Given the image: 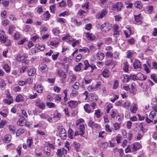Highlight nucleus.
<instances>
[{"label":"nucleus","mask_w":157,"mask_h":157,"mask_svg":"<svg viewBox=\"0 0 157 157\" xmlns=\"http://www.w3.org/2000/svg\"><path fill=\"white\" fill-rule=\"evenodd\" d=\"M109 25H110V24L109 23L103 24L101 26V30L103 32H106L107 31H109L111 27Z\"/></svg>","instance_id":"f257e3e1"},{"label":"nucleus","mask_w":157,"mask_h":157,"mask_svg":"<svg viewBox=\"0 0 157 157\" xmlns=\"http://www.w3.org/2000/svg\"><path fill=\"white\" fill-rule=\"evenodd\" d=\"M7 98L8 99H4L3 100L4 102L8 105H10L12 102L13 98L11 96L10 94L7 95Z\"/></svg>","instance_id":"f03ea898"},{"label":"nucleus","mask_w":157,"mask_h":157,"mask_svg":"<svg viewBox=\"0 0 157 157\" xmlns=\"http://www.w3.org/2000/svg\"><path fill=\"white\" fill-rule=\"evenodd\" d=\"M59 134L60 137L63 139H65L66 138L67 133L66 131L64 128L61 129L59 131Z\"/></svg>","instance_id":"7ed1b4c3"},{"label":"nucleus","mask_w":157,"mask_h":157,"mask_svg":"<svg viewBox=\"0 0 157 157\" xmlns=\"http://www.w3.org/2000/svg\"><path fill=\"white\" fill-rule=\"evenodd\" d=\"M43 151L44 154L48 155H50L51 152V147L48 146H44V147Z\"/></svg>","instance_id":"20e7f679"},{"label":"nucleus","mask_w":157,"mask_h":157,"mask_svg":"<svg viewBox=\"0 0 157 157\" xmlns=\"http://www.w3.org/2000/svg\"><path fill=\"white\" fill-rule=\"evenodd\" d=\"M133 65L134 69H136L141 68V63L137 60H135Z\"/></svg>","instance_id":"39448f33"},{"label":"nucleus","mask_w":157,"mask_h":157,"mask_svg":"<svg viewBox=\"0 0 157 157\" xmlns=\"http://www.w3.org/2000/svg\"><path fill=\"white\" fill-rule=\"evenodd\" d=\"M78 129L79 130L80 132V135L82 136L84 134L85 126L83 124H80L78 127Z\"/></svg>","instance_id":"423d86ee"},{"label":"nucleus","mask_w":157,"mask_h":157,"mask_svg":"<svg viewBox=\"0 0 157 157\" xmlns=\"http://www.w3.org/2000/svg\"><path fill=\"white\" fill-rule=\"evenodd\" d=\"M69 106L71 108H75L78 105V103L77 101H70L68 103Z\"/></svg>","instance_id":"0eeeda50"},{"label":"nucleus","mask_w":157,"mask_h":157,"mask_svg":"<svg viewBox=\"0 0 157 157\" xmlns=\"http://www.w3.org/2000/svg\"><path fill=\"white\" fill-rule=\"evenodd\" d=\"M96 56L98 59L102 60L104 57V54L101 52H99L96 54Z\"/></svg>","instance_id":"6e6552de"},{"label":"nucleus","mask_w":157,"mask_h":157,"mask_svg":"<svg viewBox=\"0 0 157 157\" xmlns=\"http://www.w3.org/2000/svg\"><path fill=\"white\" fill-rule=\"evenodd\" d=\"M132 149L133 151H135L138 149L141 145L139 143H135L132 145Z\"/></svg>","instance_id":"1a4fd4ad"},{"label":"nucleus","mask_w":157,"mask_h":157,"mask_svg":"<svg viewBox=\"0 0 157 157\" xmlns=\"http://www.w3.org/2000/svg\"><path fill=\"white\" fill-rule=\"evenodd\" d=\"M36 104L37 106L42 109H44L45 107L44 103L42 102H40V100L36 101Z\"/></svg>","instance_id":"9d476101"},{"label":"nucleus","mask_w":157,"mask_h":157,"mask_svg":"<svg viewBox=\"0 0 157 157\" xmlns=\"http://www.w3.org/2000/svg\"><path fill=\"white\" fill-rule=\"evenodd\" d=\"M102 75L104 78H108L109 76V71L107 69H105L102 72Z\"/></svg>","instance_id":"9b49d317"},{"label":"nucleus","mask_w":157,"mask_h":157,"mask_svg":"<svg viewBox=\"0 0 157 157\" xmlns=\"http://www.w3.org/2000/svg\"><path fill=\"white\" fill-rule=\"evenodd\" d=\"M57 73L58 75L59 76H61L62 78H66V74L63 71L61 70H58L57 71Z\"/></svg>","instance_id":"f8f14e48"},{"label":"nucleus","mask_w":157,"mask_h":157,"mask_svg":"<svg viewBox=\"0 0 157 157\" xmlns=\"http://www.w3.org/2000/svg\"><path fill=\"white\" fill-rule=\"evenodd\" d=\"M36 70L35 69H31L29 70L28 71V74L29 76L34 75L36 73Z\"/></svg>","instance_id":"ddd939ff"},{"label":"nucleus","mask_w":157,"mask_h":157,"mask_svg":"<svg viewBox=\"0 0 157 157\" xmlns=\"http://www.w3.org/2000/svg\"><path fill=\"white\" fill-rule=\"evenodd\" d=\"M90 105L88 104H86L84 106V108L85 111L87 113H90L91 110L90 109Z\"/></svg>","instance_id":"4468645a"},{"label":"nucleus","mask_w":157,"mask_h":157,"mask_svg":"<svg viewBox=\"0 0 157 157\" xmlns=\"http://www.w3.org/2000/svg\"><path fill=\"white\" fill-rule=\"evenodd\" d=\"M86 37L89 40H93L94 39V35L91 33H86Z\"/></svg>","instance_id":"2eb2a0df"},{"label":"nucleus","mask_w":157,"mask_h":157,"mask_svg":"<svg viewBox=\"0 0 157 157\" xmlns=\"http://www.w3.org/2000/svg\"><path fill=\"white\" fill-rule=\"evenodd\" d=\"M24 99V97L21 95L20 94L17 96L16 101L17 102H19L23 101Z\"/></svg>","instance_id":"dca6fc26"},{"label":"nucleus","mask_w":157,"mask_h":157,"mask_svg":"<svg viewBox=\"0 0 157 157\" xmlns=\"http://www.w3.org/2000/svg\"><path fill=\"white\" fill-rule=\"evenodd\" d=\"M127 30L124 31V34L127 38L131 34V31L130 28H128Z\"/></svg>","instance_id":"f3484780"},{"label":"nucleus","mask_w":157,"mask_h":157,"mask_svg":"<svg viewBox=\"0 0 157 157\" xmlns=\"http://www.w3.org/2000/svg\"><path fill=\"white\" fill-rule=\"evenodd\" d=\"M107 13V12L105 10H103L101 12L98 14V16L101 18H102L105 16Z\"/></svg>","instance_id":"a211bd4d"},{"label":"nucleus","mask_w":157,"mask_h":157,"mask_svg":"<svg viewBox=\"0 0 157 157\" xmlns=\"http://www.w3.org/2000/svg\"><path fill=\"white\" fill-rule=\"evenodd\" d=\"M139 78H138L139 80H145L146 78V76L144 75L141 73H139L137 74Z\"/></svg>","instance_id":"6ab92c4d"},{"label":"nucleus","mask_w":157,"mask_h":157,"mask_svg":"<svg viewBox=\"0 0 157 157\" xmlns=\"http://www.w3.org/2000/svg\"><path fill=\"white\" fill-rule=\"evenodd\" d=\"M11 136L10 135H6L4 138V140L6 143H8L10 140Z\"/></svg>","instance_id":"aec40b11"},{"label":"nucleus","mask_w":157,"mask_h":157,"mask_svg":"<svg viewBox=\"0 0 157 157\" xmlns=\"http://www.w3.org/2000/svg\"><path fill=\"white\" fill-rule=\"evenodd\" d=\"M68 135L70 138H73V136H74V132L72 129L70 128L68 130Z\"/></svg>","instance_id":"412c9836"},{"label":"nucleus","mask_w":157,"mask_h":157,"mask_svg":"<svg viewBox=\"0 0 157 157\" xmlns=\"http://www.w3.org/2000/svg\"><path fill=\"white\" fill-rule=\"evenodd\" d=\"M130 103L129 101L127 100L122 104L123 106L126 109H128L130 105Z\"/></svg>","instance_id":"4be33fe9"},{"label":"nucleus","mask_w":157,"mask_h":157,"mask_svg":"<svg viewBox=\"0 0 157 157\" xmlns=\"http://www.w3.org/2000/svg\"><path fill=\"white\" fill-rule=\"evenodd\" d=\"M45 20H48L50 17V14L48 11H47L43 15Z\"/></svg>","instance_id":"5701e85b"},{"label":"nucleus","mask_w":157,"mask_h":157,"mask_svg":"<svg viewBox=\"0 0 157 157\" xmlns=\"http://www.w3.org/2000/svg\"><path fill=\"white\" fill-rule=\"evenodd\" d=\"M9 131L11 132L12 133L14 134L15 132V128L12 125H9Z\"/></svg>","instance_id":"b1692460"},{"label":"nucleus","mask_w":157,"mask_h":157,"mask_svg":"<svg viewBox=\"0 0 157 157\" xmlns=\"http://www.w3.org/2000/svg\"><path fill=\"white\" fill-rule=\"evenodd\" d=\"M83 66L82 64L81 63H79L78 65L76 66L75 68V70L76 71H79L81 69V67Z\"/></svg>","instance_id":"393cba45"},{"label":"nucleus","mask_w":157,"mask_h":157,"mask_svg":"<svg viewBox=\"0 0 157 157\" xmlns=\"http://www.w3.org/2000/svg\"><path fill=\"white\" fill-rule=\"evenodd\" d=\"M140 16V14H139L137 15H134L135 20L136 22H139L141 20V17Z\"/></svg>","instance_id":"a878e982"},{"label":"nucleus","mask_w":157,"mask_h":157,"mask_svg":"<svg viewBox=\"0 0 157 157\" xmlns=\"http://www.w3.org/2000/svg\"><path fill=\"white\" fill-rule=\"evenodd\" d=\"M73 145L74 147L75 148L76 151H78L80 148V144L78 143H77L76 142H74V143Z\"/></svg>","instance_id":"bb28decb"},{"label":"nucleus","mask_w":157,"mask_h":157,"mask_svg":"<svg viewBox=\"0 0 157 157\" xmlns=\"http://www.w3.org/2000/svg\"><path fill=\"white\" fill-rule=\"evenodd\" d=\"M121 124L117 123H115L113 124V126L114 130H119Z\"/></svg>","instance_id":"cd10ccee"},{"label":"nucleus","mask_w":157,"mask_h":157,"mask_svg":"<svg viewBox=\"0 0 157 157\" xmlns=\"http://www.w3.org/2000/svg\"><path fill=\"white\" fill-rule=\"evenodd\" d=\"M124 67L123 69L125 72H127L128 71V63L127 62L124 63Z\"/></svg>","instance_id":"c85d7f7f"},{"label":"nucleus","mask_w":157,"mask_h":157,"mask_svg":"<svg viewBox=\"0 0 157 157\" xmlns=\"http://www.w3.org/2000/svg\"><path fill=\"white\" fill-rule=\"evenodd\" d=\"M36 47L37 48V49L41 51H43L45 48V45H43L40 46L39 44H36L35 45Z\"/></svg>","instance_id":"c756f323"},{"label":"nucleus","mask_w":157,"mask_h":157,"mask_svg":"<svg viewBox=\"0 0 157 157\" xmlns=\"http://www.w3.org/2000/svg\"><path fill=\"white\" fill-rule=\"evenodd\" d=\"M134 55V53L131 51H128L127 52V57L128 58H130L132 57Z\"/></svg>","instance_id":"7c9ffc66"},{"label":"nucleus","mask_w":157,"mask_h":157,"mask_svg":"<svg viewBox=\"0 0 157 157\" xmlns=\"http://www.w3.org/2000/svg\"><path fill=\"white\" fill-rule=\"evenodd\" d=\"M117 11H120L121 10V8L123 7V4L121 2H118L117 3Z\"/></svg>","instance_id":"2f4dec72"},{"label":"nucleus","mask_w":157,"mask_h":157,"mask_svg":"<svg viewBox=\"0 0 157 157\" xmlns=\"http://www.w3.org/2000/svg\"><path fill=\"white\" fill-rule=\"evenodd\" d=\"M155 111H151L149 114V117L151 119H153L155 116H156Z\"/></svg>","instance_id":"473e14b6"},{"label":"nucleus","mask_w":157,"mask_h":157,"mask_svg":"<svg viewBox=\"0 0 157 157\" xmlns=\"http://www.w3.org/2000/svg\"><path fill=\"white\" fill-rule=\"evenodd\" d=\"M79 52H84L85 53H87L88 54L90 52V50L89 48H84L83 49H80L79 50Z\"/></svg>","instance_id":"72a5a7b5"},{"label":"nucleus","mask_w":157,"mask_h":157,"mask_svg":"<svg viewBox=\"0 0 157 157\" xmlns=\"http://www.w3.org/2000/svg\"><path fill=\"white\" fill-rule=\"evenodd\" d=\"M3 68L6 72L8 73L10 72V69L7 64H6L3 66Z\"/></svg>","instance_id":"f704fd0d"},{"label":"nucleus","mask_w":157,"mask_h":157,"mask_svg":"<svg viewBox=\"0 0 157 157\" xmlns=\"http://www.w3.org/2000/svg\"><path fill=\"white\" fill-rule=\"evenodd\" d=\"M61 95L60 94H57L56 96L54 99L56 101L60 102L61 100Z\"/></svg>","instance_id":"c9c22d12"},{"label":"nucleus","mask_w":157,"mask_h":157,"mask_svg":"<svg viewBox=\"0 0 157 157\" xmlns=\"http://www.w3.org/2000/svg\"><path fill=\"white\" fill-rule=\"evenodd\" d=\"M36 91L39 93L42 92V87L41 85H38L37 86L36 88Z\"/></svg>","instance_id":"e433bc0d"},{"label":"nucleus","mask_w":157,"mask_h":157,"mask_svg":"<svg viewBox=\"0 0 157 157\" xmlns=\"http://www.w3.org/2000/svg\"><path fill=\"white\" fill-rule=\"evenodd\" d=\"M25 119V118L23 117H22L19 119L18 121L20 123L19 124H20L21 126H23V124H22L23 123H25V122H24Z\"/></svg>","instance_id":"4c0bfd02"},{"label":"nucleus","mask_w":157,"mask_h":157,"mask_svg":"<svg viewBox=\"0 0 157 157\" xmlns=\"http://www.w3.org/2000/svg\"><path fill=\"white\" fill-rule=\"evenodd\" d=\"M137 110V106L136 104H135L134 105L132 109L131 110V111L132 113H135L136 112Z\"/></svg>","instance_id":"58836bf2"},{"label":"nucleus","mask_w":157,"mask_h":157,"mask_svg":"<svg viewBox=\"0 0 157 157\" xmlns=\"http://www.w3.org/2000/svg\"><path fill=\"white\" fill-rule=\"evenodd\" d=\"M6 86V84L3 79H2L0 82V87L1 88H4Z\"/></svg>","instance_id":"ea45409f"},{"label":"nucleus","mask_w":157,"mask_h":157,"mask_svg":"<svg viewBox=\"0 0 157 157\" xmlns=\"http://www.w3.org/2000/svg\"><path fill=\"white\" fill-rule=\"evenodd\" d=\"M84 63L85 65L84 70H86L89 67L90 64L89 63L88 61L87 60H85L84 62Z\"/></svg>","instance_id":"a19ab883"},{"label":"nucleus","mask_w":157,"mask_h":157,"mask_svg":"<svg viewBox=\"0 0 157 157\" xmlns=\"http://www.w3.org/2000/svg\"><path fill=\"white\" fill-rule=\"evenodd\" d=\"M134 5L135 6L136 8H138L139 9H140L142 8V6L141 5V4L140 3V2H136V3H135Z\"/></svg>","instance_id":"79ce46f5"},{"label":"nucleus","mask_w":157,"mask_h":157,"mask_svg":"<svg viewBox=\"0 0 157 157\" xmlns=\"http://www.w3.org/2000/svg\"><path fill=\"white\" fill-rule=\"evenodd\" d=\"M7 39V37L6 36V35H4L2 36V38H0V40L2 43H4Z\"/></svg>","instance_id":"37998d69"},{"label":"nucleus","mask_w":157,"mask_h":157,"mask_svg":"<svg viewBox=\"0 0 157 157\" xmlns=\"http://www.w3.org/2000/svg\"><path fill=\"white\" fill-rule=\"evenodd\" d=\"M28 146L29 147H31L32 144H33V140L32 139H28L27 141Z\"/></svg>","instance_id":"c03bdc74"},{"label":"nucleus","mask_w":157,"mask_h":157,"mask_svg":"<svg viewBox=\"0 0 157 157\" xmlns=\"http://www.w3.org/2000/svg\"><path fill=\"white\" fill-rule=\"evenodd\" d=\"M124 79L123 80V82H127L129 80L128 76V75H125L124 76Z\"/></svg>","instance_id":"a18cd8bd"},{"label":"nucleus","mask_w":157,"mask_h":157,"mask_svg":"<svg viewBox=\"0 0 157 157\" xmlns=\"http://www.w3.org/2000/svg\"><path fill=\"white\" fill-rule=\"evenodd\" d=\"M144 68L146 73L148 74L150 73V70L149 68L147 67L146 64H144L143 65Z\"/></svg>","instance_id":"49530a36"},{"label":"nucleus","mask_w":157,"mask_h":157,"mask_svg":"<svg viewBox=\"0 0 157 157\" xmlns=\"http://www.w3.org/2000/svg\"><path fill=\"white\" fill-rule=\"evenodd\" d=\"M105 131L107 132H112V130L110 128V126L109 124H106L105 125Z\"/></svg>","instance_id":"de8ad7c7"},{"label":"nucleus","mask_w":157,"mask_h":157,"mask_svg":"<svg viewBox=\"0 0 157 157\" xmlns=\"http://www.w3.org/2000/svg\"><path fill=\"white\" fill-rule=\"evenodd\" d=\"M118 85V81L117 80H116L114 81V84L113 88L114 89H116L117 88Z\"/></svg>","instance_id":"09e8293b"},{"label":"nucleus","mask_w":157,"mask_h":157,"mask_svg":"<svg viewBox=\"0 0 157 157\" xmlns=\"http://www.w3.org/2000/svg\"><path fill=\"white\" fill-rule=\"evenodd\" d=\"M130 77L132 78L133 80L135 81L138 80V76H137L136 75L134 74H130Z\"/></svg>","instance_id":"8fccbe9b"},{"label":"nucleus","mask_w":157,"mask_h":157,"mask_svg":"<svg viewBox=\"0 0 157 157\" xmlns=\"http://www.w3.org/2000/svg\"><path fill=\"white\" fill-rule=\"evenodd\" d=\"M2 4L4 6L7 7L9 4V2L6 0H3L2 1Z\"/></svg>","instance_id":"3c124183"},{"label":"nucleus","mask_w":157,"mask_h":157,"mask_svg":"<svg viewBox=\"0 0 157 157\" xmlns=\"http://www.w3.org/2000/svg\"><path fill=\"white\" fill-rule=\"evenodd\" d=\"M79 82H76L75 83V84L73 86V87L74 89L77 90L79 88Z\"/></svg>","instance_id":"603ef678"},{"label":"nucleus","mask_w":157,"mask_h":157,"mask_svg":"<svg viewBox=\"0 0 157 157\" xmlns=\"http://www.w3.org/2000/svg\"><path fill=\"white\" fill-rule=\"evenodd\" d=\"M73 42H72V41H71V40H69V43H70V42H72V46L73 47H74L77 44H79V41L78 40H76V41H75L74 40H73Z\"/></svg>","instance_id":"864d4df0"},{"label":"nucleus","mask_w":157,"mask_h":157,"mask_svg":"<svg viewBox=\"0 0 157 157\" xmlns=\"http://www.w3.org/2000/svg\"><path fill=\"white\" fill-rule=\"evenodd\" d=\"M151 77L155 82L157 83V78L155 77V74H151Z\"/></svg>","instance_id":"5fc2aeb1"},{"label":"nucleus","mask_w":157,"mask_h":157,"mask_svg":"<svg viewBox=\"0 0 157 157\" xmlns=\"http://www.w3.org/2000/svg\"><path fill=\"white\" fill-rule=\"evenodd\" d=\"M105 134L106 133L104 131L101 132L99 133L98 137L103 138L105 135Z\"/></svg>","instance_id":"6e6d98bb"},{"label":"nucleus","mask_w":157,"mask_h":157,"mask_svg":"<svg viewBox=\"0 0 157 157\" xmlns=\"http://www.w3.org/2000/svg\"><path fill=\"white\" fill-rule=\"evenodd\" d=\"M20 35L19 33L17 32H16L14 34V39L15 40L18 39L20 38Z\"/></svg>","instance_id":"4d7b16f0"},{"label":"nucleus","mask_w":157,"mask_h":157,"mask_svg":"<svg viewBox=\"0 0 157 157\" xmlns=\"http://www.w3.org/2000/svg\"><path fill=\"white\" fill-rule=\"evenodd\" d=\"M41 71L43 73H45L47 70V66L46 65L40 67Z\"/></svg>","instance_id":"13d9d810"},{"label":"nucleus","mask_w":157,"mask_h":157,"mask_svg":"<svg viewBox=\"0 0 157 157\" xmlns=\"http://www.w3.org/2000/svg\"><path fill=\"white\" fill-rule=\"evenodd\" d=\"M105 64V65L107 66H109L110 65L113 64V61L111 60H107Z\"/></svg>","instance_id":"bf43d9fd"},{"label":"nucleus","mask_w":157,"mask_h":157,"mask_svg":"<svg viewBox=\"0 0 157 157\" xmlns=\"http://www.w3.org/2000/svg\"><path fill=\"white\" fill-rule=\"evenodd\" d=\"M47 105L50 108H54L55 106V104L52 102L47 103Z\"/></svg>","instance_id":"052dcab7"},{"label":"nucleus","mask_w":157,"mask_h":157,"mask_svg":"<svg viewBox=\"0 0 157 157\" xmlns=\"http://www.w3.org/2000/svg\"><path fill=\"white\" fill-rule=\"evenodd\" d=\"M37 96V94L36 93H35V94L33 95H29V96L28 97L29 99H32L36 98Z\"/></svg>","instance_id":"680f3d73"},{"label":"nucleus","mask_w":157,"mask_h":157,"mask_svg":"<svg viewBox=\"0 0 157 157\" xmlns=\"http://www.w3.org/2000/svg\"><path fill=\"white\" fill-rule=\"evenodd\" d=\"M105 56L107 57L112 58L113 56V54L111 52H107L106 53Z\"/></svg>","instance_id":"e2e57ef3"},{"label":"nucleus","mask_w":157,"mask_h":157,"mask_svg":"<svg viewBox=\"0 0 157 157\" xmlns=\"http://www.w3.org/2000/svg\"><path fill=\"white\" fill-rule=\"evenodd\" d=\"M85 28L88 30H89L92 28V25L91 24H88L86 25Z\"/></svg>","instance_id":"0e129e2a"},{"label":"nucleus","mask_w":157,"mask_h":157,"mask_svg":"<svg viewBox=\"0 0 157 157\" xmlns=\"http://www.w3.org/2000/svg\"><path fill=\"white\" fill-rule=\"evenodd\" d=\"M95 88V87L92 86H89L88 87V90L90 91H93Z\"/></svg>","instance_id":"69168bd1"},{"label":"nucleus","mask_w":157,"mask_h":157,"mask_svg":"<svg viewBox=\"0 0 157 157\" xmlns=\"http://www.w3.org/2000/svg\"><path fill=\"white\" fill-rule=\"evenodd\" d=\"M121 138L122 137L120 136H119V135L116 137V139L118 144H119L121 142Z\"/></svg>","instance_id":"338daca9"},{"label":"nucleus","mask_w":157,"mask_h":157,"mask_svg":"<svg viewBox=\"0 0 157 157\" xmlns=\"http://www.w3.org/2000/svg\"><path fill=\"white\" fill-rule=\"evenodd\" d=\"M58 44H59V42H56V41H51L50 42V44L51 45L53 46H55V47H56V46L58 45Z\"/></svg>","instance_id":"774afa93"}]
</instances>
